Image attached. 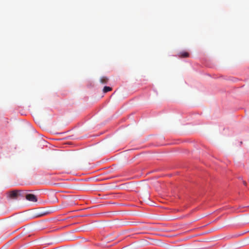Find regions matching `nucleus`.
<instances>
[{
	"mask_svg": "<svg viewBox=\"0 0 249 249\" xmlns=\"http://www.w3.org/2000/svg\"><path fill=\"white\" fill-rule=\"evenodd\" d=\"M246 184H247V183L245 181H244V184L246 185Z\"/></svg>",
	"mask_w": 249,
	"mask_h": 249,
	"instance_id": "nucleus-6",
	"label": "nucleus"
},
{
	"mask_svg": "<svg viewBox=\"0 0 249 249\" xmlns=\"http://www.w3.org/2000/svg\"><path fill=\"white\" fill-rule=\"evenodd\" d=\"M25 197L27 200L32 201V202H36L37 201V199L36 196L32 194H26L25 196Z\"/></svg>",
	"mask_w": 249,
	"mask_h": 249,
	"instance_id": "nucleus-2",
	"label": "nucleus"
},
{
	"mask_svg": "<svg viewBox=\"0 0 249 249\" xmlns=\"http://www.w3.org/2000/svg\"><path fill=\"white\" fill-rule=\"evenodd\" d=\"M112 90V88L106 86L103 89V92L105 93H107L109 91Z\"/></svg>",
	"mask_w": 249,
	"mask_h": 249,
	"instance_id": "nucleus-5",
	"label": "nucleus"
},
{
	"mask_svg": "<svg viewBox=\"0 0 249 249\" xmlns=\"http://www.w3.org/2000/svg\"><path fill=\"white\" fill-rule=\"evenodd\" d=\"M108 78L106 76H103L101 77L100 81L102 84H105L107 83Z\"/></svg>",
	"mask_w": 249,
	"mask_h": 249,
	"instance_id": "nucleus-3",
	"label": "nucleus"
},
{
	"mask_svg": "<svg viewBox=\"0 0 249 249\" xmlns=\"http://www.w3.org/2000/svg\"><path fill=\"white\" fill-rule=\"evenodd\" d=\"M20 191L13 190L9 192L8 194V197L11 199H17L19 196Z\"/></svg>",
	"mask_w": 249,
	"mask_h": 249,
	"instance_id": "nucleus-1",
	"label": "nucleus"
},
{
	"mask_svg": "<svg viewBox=\"0 0 249 249\" xmlns=\"http://www.w3.org/2000/svg\"><path fill=\"white\" fill-rule=\"evenodd\" d=\"M179 56L180 57H188L189 56V54L187 52H182L179 53Z\"/></svg>",
	"mask_w": 249,
	"mask_h": 249,
	"instance_id": "nucleus-4",
	"label": "nucleus"
}]
</instances>
